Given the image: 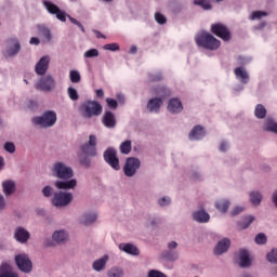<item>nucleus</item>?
<instances>
[{
	"label": "nucleus",
	"instance_id": "a878e982",
	"mask_svg": "<svg viewBox=\"0 0 277 277\" xmlns=\"http://www.w3.org/2000/svg\"><path fill=\"white\" fill-rule=\"evenodd\" d=\"M0 277H18V275L12 272L10 264L2 263L0 266Z\"/></svg>",
	"mask_w": 277,
	"mask_h": 277
},
{
	"label": "nucleus",
	"instance_id": "423d86ee",
	"mask_svg": "<svg viewBox=\"0 0 277 277\" xmlns=\"http://www.w3.org/2000/svg\"><path fill=\"white\" fill-rule=\"evenodd\" d=\"M104 161H106L113 170H120V159L118 158V151H116V149L108 147L104 151Z\"/></svg>",
	"mask_w": 277,
	"mask_h": 277
},
{
	"label": "nucleus",
	"instance_id": "dca6fc26",
	"mask_svg": "<svg viewBox=\"0 0 277 277\" xmlns=\"http://www.w3.org/2000/svg\"><path fill=\"white\" fill-rule=\"evenodd\" d=\"M102 122L106 129H114L116 127V115L109 110L105 111Z\"/></svg>",
	"mask_w": 277,
	"mask_h": 277
},
{
	"label": "nucleus",
	"instance_id": "f03ea898",
	"mask_svg": "<svg viewBox=\"0 0 277 277\" xmlns=\"http://www.w3.org/2000/svg\"><path fill=\"white\" fill-rule=\"evenodd\" d=\"M79 111L82 118L90 120V118H97L103 114V105L96 101L87 100L80 105Z\"/></svg>",
	"mask_w": 277,
	"mask_h": 277
},
{
	"label": "nucleus",
	"instance_id": "13d9d810",
	"mask_svg": "<svg viewBox=\"0 0 277 277\" xmlns=\"http://www.w3.org/2000/svg\"><path fill=\"white\" fill-rule=\"evenodd\" d=\"M159 205L160 207H168V205H170V197H162L159 200Z\"/></svg>",
	"mask_w": 277,
	"mask_h": 277
},
{
	"label": "nucleus",
	"instance_id": "1a4fd4ad",
	"mask_svg": "<svg viewBox=\"0 0 277 277\" xmlns=\"http://www.w3.org/2000/svg\"><path fill=\"white\" fill-rule=\"evenodd\" d=\"M15 263L21 269V272H24L25 274H29L31 269H34V264L31 263V260L29 259V255L22 253L15 256Z\"/></svg>",
	"mask_w": 277,
	"mask_h": 277
},
{
	"label": "nucleus",
	"instance_id": "e433bc0d",
	"mask_svg": "<svg viewBox=\"0 0 277 277\" xmlns=\"http://www.w3.org/2000/svg\"><path fill=\"white\" fill-rule=\"evenodd\" d=\"M162 256L166 259V261H176L179 259V252L177 251H164L162 253Z\"/></svg>",
	"mask_w": 277,
	"mask_h": 277
},
{
	"label": "nucleus",
	"instance_id": "aec40b11",
	"mask_svg": "<svg viewBox=\"0 0 277 277\" xmlns=\"http://www.w3.org/2000/svg\"><path fill=\"white\" fill-rule=\"evenodd\" d=\"M234 75L236 76V79L241 81V83H248V81H250V75H248V71L243 67L235 68Z\"/></svg>",
	"mask_w": 277,
	"mask_h": 277
},
{
	"label": "nucleus",
	"instance_id": "e2e57ef3",
	"mask_svg": "<svg viewBox=\"0 0 277 277\" xmlns=\"http://www.w3.org/2000/svg\"><path fill=\"white\" fill-rule=\"evenodd\" d=\"M3 209H5V198L0 195V211H3Z\"/></svg>",
	"mask_w": 277,
	"mask_h": 277
},
{
	"label": "nucleus",
	"instance_id": "39448f33",
	"mask_svg": "<svg viewBox=\"0 0 277 277\" xmlns=\"http://www.w3.org/2000/svg\"><path fill=\"white\" fill-rule=\"evenodd\" d=\"M52 172L56 179H61L62 181H70L75 176L72 168L66 166L64 162H55Z\"/></svg>",
	"mask_w": 277,
	"mask_h": 277
},
{
	"label": "nucleus",
	"instance_id": "6e6d98bb",
	"mask_svg": "<svg viewBox=\"0 0 277 277\" xmlns=\"http://www.w3.org/2000/svg\"><path fill=\"white\" fill-rule=\"evenodd\" d=\"M70 23H72L74 25H77L79 27V29H81V31H85V28L83 27V24H81L79 21L75 19L74 17H70Z\"/></svg>",
	"mask_w": 277,
	"mask_h": 277
},
{
	"label": "nucleus",
	"instance_id": "37998d69",
	"mask_svg": "<svg viewBox=\"0 0 277 277\" xmlns=\"http://www.w3.org/2000/svg\"><path fill=\"white\" fill-rule=\"evenodd\" d=\"M83 57H85L87 60H90L92 57H98V50L90 49L87 52H84Z\"/></svg>",
	"mask_w": 277,
	"mask_h": 277
},
{
	"label": "nucleus",
	"instance_id": "de8ad7c7",
	"mask_svg": "<svg viewBox=\"0 0 277 277\" xmlns=\"http://www.w3.org/2000/svg\"><path fill=\"white\" fill-rule=\"evenodd\" d=\"M104 51H120V44L107 43L103 47Z\"/></svg>",
	"mask_w": 277,
	"mask_h": 277
},
{
	"label": "nucleus",
	"instance_id": "cd10ccee",
	"mask_svg": "<svg viewBox=\"0 0 277 277\" xmlns=\"http://www.w3.org/2000/svg\"><path fill=\"white\" fill-rule=\"evenodd\" d=\"M228 207H230V201L226 199H222L215 202V208L217 211H221V213H226V211H228Z\"/></svg>",
	"mask_w": 277,
	"mask_h": 277
},
{
	"label": "nucleus",
	"instance_id": "79ce46f5",
	"mask_svg": "<svg viewBox=\"0 0 277 277\" xmlns=\"http://www.w3.org/2000/svg\"><path fill=\"white\" fill-rule=\"evenodd\" d=\"M195 5H199L202 8V10H211V3H209L207 0H195Z\"/></svg>",
	"mask_w": 277,
	"mask_h": 277
},
{
	"label": "nucleus",
	"instance_id": "0e129e2a",
	"mask_svg": "<svg viewBox=\"0 0 277 277\" xmlns=\"http://www.w3.org/2000/svg\"><path fill=\"white\" fill-rule=\"evenodd\" d=\"M29 43L38 47V44H40V39H38V37H32V38H30Z\"/></svg>",
	"mask_w": 277,
	"mask_h": 277
},
{
	"label": "nucleus",
	"instance_id": "6e6552de",
	"mask_svg": "<svg viewBox=\"0 0 277 277\" xmlns=\"http://www.w3.org/2000/svg\"><path fill=\"white\" fill-rule=\"evenodd\" d=\"M211 31L214 36H217V38H221V40H224V42H228L232 38L230 30H228V27L224 24H212L211 25Z\"/></svg>",
	"mask_w": 277,
	"mask_h": 277
},
{
	"label": "nucleus",
	"instance_id": "ea45409f",
	"mask_svg": "<svg viewBox=\"0 0 277 277\" xmlns=\"http://www.w3.org/2000/svg\"><path fill=\"white\" fill-rule=\"evenodd\" d=\"M265 131H271L272 133L277 134V123L272 120L266 121Z\"/></svg>",
	"mask_w": 277,
	"mask_h": 277
},
{
	"label": "nucleus",
	"instance_id": "8fccbe9b",
	"mask_svg": "<svg viewBox=\"0 0 277 277\" xmlns=\"http://www.w3.org/2000/svg\"><path fill=\"white\" fill-rule=\"evenodd\" d=\"M4 150H6V153H16V146L14 145V143L12 142H8L4 144Z\"/></svg>",
	"mask_w": 277,
	"mask_h": 277
},
{
	"label": "nucleus",
	"instance_id": "c9c22d12",
	"mask_svg": "<svg viewBox=\"0 0 277 277\" xmlns=\"http://www.w3.org/2000/svg\"><path fill=\"white\" fill-rule=\"evenodd\" d=\"M261 200H263L261 193L252 192L250 194V202H252V205H261Z\"/></svg>",
	"mask_w": 277,
	"mask_h": 277
},
{
	"label": "nucleus",
	"instance_id": "9d476101",
	"mask_svg": "<svg viewBox=\"0 0 277 277\" xmlns=\"http://www.w3.org/2000/svg\"><path fill=\"white\" fill-rule=\"evenodd\" d=\"M96 135H90L89 142L81 145L80 150L87 157H96Z\"/></svg>",
	"mask_w": 277,
	"mask_h": 277
},
{
	"label": "nucleus",
	"instance_id": "c756f323",
	"mask_svg": "<svg viewBox=\"0 0 277 277\" xmlns=\"http://www.w3.org/2000/svg\"><path fill=\"white\" fill-rule=\"evenodd\" d=\"M252 222H254V216H252V215L245 216L242 219V221H240L238 223V228L240 230H246V228H248V226H250V224H252Z\"/></svg>",
	"mask_w": 277,
	"mask_h": 277
},
{
	"label": "nucleus",
	"instance_id": "4be33fe9",
	"mask_svg": "<svg viewBox=\"0 0 277 277\" xmlns=\"http://www.w3.org/2000/svg\"><path fill=\"white\" fill-rule=\"evenodd\" d=\"M107 261H109V255H104L98 260H95L92 264L94 272H103L107 267Z\"/></svg>",
	"mask_w": 277,
	"mask_h": 277
},
{
	"label": "nucleus",
	"instance_id": "20e7f679",
	"mask_svg": "<svg viewBox=\"0 0 277 277\" xmlns=\"http://www.w3.org/2000/svg\"><path fill=\"white\" fill-rule=\"evenodd\" d=\"M32 122L42 129H49V127H53L57 122V114L53 110H48L41 117H34Z\"/></svg>",
	"mask_w": 277,
	"mask_h": 277
},
{
	"label": "nucleus",
	"instance_id": "9b49d317",
	"mask_svg": "<svg viewBox=\"0 0 277 277\" xmlns=\"http://www.w3.org/2000/svg\"><path fill=\"white\" fill-rule=\"evenodd\" d=\"M35 88L41 92H51V90H55V80L52 76H44L36 83Z\"/></svg>",
	"mask_w": 277,
	"mask_h": 277
},
{
	"label": "nucleus",
	"instance_id": "603ef678",
	"mask_svg": "<svg viewBox=\"0 0 277 277\" xmlns=\"http://www.w3.org/2000/svg\"><path fill=\"white\" fill-rule=\"evenodd\" d=\"M42 194L45 198H51V196H53V188L51 186H45L42 189Z\"/></svg>",
	"mask_w": 277,
	"mask_h": 277
},
{
	"label": "nucleus",
	"instance_id": "412c9836",
	"mask_svg": "<svg viewBox=\"0 0 277 277\" xmlns=\"http://www.w3.org/2000/svg\"><path fill=\"white\" fill-rule=\"evenodd\" d=\"M207 133L205 132V128L201 126H195L190 131L188 137L189 140H202Z\"/></svg>",
	"mask_w": 277,
	"mask_h": 277
},
{
	"label": "nucleus",
	"instance_id": "bf43d9fd",
	"mask_svg": "<svg viewBox=\"0 0 277 277\" xmlns=\"http://www.w3.org/2000/svg\"><path fill=\"white\" fill-rule=\"evenodd\" d=\"M177 248H179V243L176 241H171V242L168 243V249L170 251L176 250Z\"/></svg>",
	"mask_w": 277,
	"mask_h": 277
},
{
	"label": "nucleus",
	"instance_id": "864d4df0",
	"mask_svg": "<svg viewBox=\"0 0 277 277\" xmlns=\"http://www.w3.org/2000/svg\"><path fill=\"white\" fill-rule=\"evenodd\" d=\"M148 277H168V276H166V274H163L159 271L151 269L148 273Z\"/></svg>",
	"mask_w": 277,
	"mask_h": 277
},
{
	"label": "nucleus",
	"instance_id": "6ab92c4d",
	"mask_svg": "<svg viewBox=\"0 0 277 277\" xmlns=\"http://www.w3.org/2000/svg\"><path fill=\"white\" fill-rule=\"evenodd\" d=\"M239 266L240 267H250L252 265V261L250 260V253L248 250L242 249L239 251Z\"/></svg>",
	"mask_w": 277,
	"mask_h": 277
},
{
	"label": "nucleus",
	"instance_id": "7ed1b4c3",
	"mask_svg": "<svg viewBox=\"0 0 277 277\" xmlns=\"http://www.w3.org/2000/svg\"><path fill=\"white\" fill-rule=\"evenodd\" d=\"M156 94H159V96L161 97H154L148 101L147 109L148 111H150V114H159L161 105H163V98L170 96V89L161 87L159 90L156 91Z\"/></svg>",
	"mask_w": 277,
	"mask_h": 277
},
{
	"label": "nucleus",
	"instance_id": "a19ab883",
	"mask_svg": "<svg viewBox=\"0 0 277 277\" xmlns=\"http://www.w3.org/2000/svg\"><path fill=\"white\" fill-rule=\"evenodd\" d=\"M67 93L71 101H79V93L77 92V90L75 88L69 87L67 89Z\"/></svg>",
	"mask_w": 277,
	"mask_h": 277
},
{
	"label": "nucleus",
	"instance_id": "4d7b16f0",
	"mask_svg": "<svg viewBox=\"0 0 277 277\" xmlns=\"http://www.w3.org/2000/svg\"><path fill=\"white\" fill-rule=\"evenodd\" d=\"M243 212V207H236L230 211V215L235 216V215H239V213Z\"/></svg>",
	"mask_w": 277,
	"mask_h": 277
},
{
	"label": "nucleus",
	"instance_id": "a211bd4d",
	"mask_svg": "<svg viewBox=\"0 0 277 277\" xmlns=\"http://www.w3.org/2000/svg\"><path fill=\"white\" fill-rule=\"evenodd\" d=\"M168 109L171 114H181L183 111V103L179 98H171L168 104Z\"/></svg>",
	"mask_w": 277,
	"mask_h": 277
},
{
	"label": "nucleus",
	"instance_id": "393cba45",
	"mask_svg": "<svg viewBox=\"0 0 277 277\" xmlns=\"http://www.w3.org/2000/svg\"><path fill=\"white\" fill-rule=\"evenodd\" d=\"M119 248L127 254H132L133 256H137L140 254V249L131 243H121L119 245Z\"/></svg>",
	"mask_w": 277,
	"mask_h": 277
},
{
	"label": "nucleus",
	"instance_id": "f257e3e1",
	"mask_svg": "<svg viewBox=\"0 0 277 277\" xmlns=\"http://www.w3.org/2000/svg\"><path fill=\"white\" fill-rule=\"evenodd\" d=\"M197 47L206 49L207 51H217L222 47V41L215 38L211 32L201 31L195 36Z\"/></svg>",
	"mask_w": 277,
	"mask_h": 277
},
{
	"label": "nucleus",
	"instance_id": "052dcab7",
	"mask_svg": "<svg viewBox=\"0 0 277 277\" xmlns=\"http://www.w3.org/2000/svg\"><path fill=\"white\" fill-rule=\"evenodd\" d=\"M81 166H84V168H90V159L89 158H82L80 159Z\"/></svg>",
	"mask_w": 277,
	"mask_h": 277
},
{
	"label": "nucleus",
	"instance_id": "774afa93",
	"mask_svg": "<svg viewBox=\"0 0 277 277\" xmlns=\"http://www.w3.org/2000/svg\"><path fill=\"white\" fill-rule=\"evenodd\" d=\"M95 94L97 98H103V96H105V92L103 91V89L96 90Z\"/></svg>",
	"mask_w": 277,
	"mask_h": 277
},
{
	"label": "nucleus",
	"instance_id": "ddd939ff",
	"mask_svg": "<svg viewBox=\"0 0 277 277\" xmlns=\"http://www.w3.org/2000/svg\"><path fill=\"white\" fill-rule=\"evenodd\" d=\"M49 64H51V57L43 56L39 60V62L36 64L35 70L38 75H47V71L49 70Z\"/></svg>",
	"mask_w": 277,
	"mask_h": 277
},
{
	"label": "nucleus",
	"instance_id": "58836bf2",
	"mask_svg": "<svg viewBox=\"0 0 277 277\" xmlns=\"http://www.w3.org/2000/svg\"><path fill=\"white\" fill-rule=\"evenodd\" d=\"M69 79L71 83H80L81 82V74L77 70H70L69 72Z\"/></svg>",
	"mask_w": 277,
	"mask_h": 277
},
{
	"label": "nucleus",
	"instance_id": "a18cd8bd",
	"mask_svg": "<svg viewBox=\"0 0 277 277\" xmlns=\"http://www.w3.org/2000/svg\"><path fill=\"white\" fill-rule=\"evenodd\" d=\"M155 21L158 23V25H166V23H168V18H166V15L161 13L155 14Z\"/></svg>",
	"mask_w": 277,
	"mask_h": 277
},
{
	"label": "nucleus",
	"instance_id": "4c0bfd02",
	"mask_svg": "<svg viewBox=\"0 0 277 277\" xmlns=\"http://www.w3.org/2000/svg\"><path fill=\"white\" fill-rule=\"evenodd\" d=\"M108 277H123L124 272H122V268L113 267L107 273Z\"/></svg>",
	"mask_w": 277,
	"mask_h": 277
},
{
	"label": "nucleus",
	"instance_id": "09e8293b",
	"mask_svg": "<svg viewBox=\"0 0 277 277\" xmlns=\"http://www.w3.org/2000/svg\"><path fill=\"white\" fill-rule=\"evenodd\" d=\"M263 16H267V12H265V11H254L251 15V21H256V18H263Z\"/></svg>",
	"mask_w": 277,
	"mask_h": 277
},
{
	"label": "nucleus",
	"instance_id": "69168bd1",
	"mask_svg": "<svg viewBox=\"0 0 277 277\" xmlns=\"http://www.w3.org/2000/svg\"><path fill=\"white\" fill-rule=\"evenodd\" d=\"M227 148H228V144H226V142H222L220 145L221 153H226Z\"/></svg>",
	"mask_w": 277,
	"mask_h": 277
},
{
	"label": "nucleus",
	"instance_id": "f3484780",
	"mask_svg": "<svg viewBox=\"0 0 277 277\" xmlns=\"http://www.w3.org/2000/svg\"><path fill=\"white\" fill-rule=\"evenodd\" d=\"M54 185L56 189H75L77 187V180L56 181Z\"/></svg>",
	"mask_w": 277,
	"mask_h": 277
},
{
	"label": "nucleus",
	"instance_id": "f704fd0d",
	"mask_svg": "<svg viewBox=\"0 0 277 277\" xmlns=\"http://www.w3.org/2000/svg\"><path fill=\"white\" fill-rule=\"evenodd\" d=\"M39 34L40 36H43L44 42H49L53 38V36L51 35V30L47 27H40Z\"/></svg>",
	"mask_w": 277,
	"mask_h": 277
},
{
	"label": "nucleus",
	"instance_id": "3c124183",
	"mask_svg": "<svg viewBox=\"0 0 277 277\" xmlns=\"http://www.w3.org/2000/svg\"><path fill=\"white\" fill-rule=\"evenodd\" d=\"M106 103L110 109H117L118 107V102L111 97H107Z\"/></svg>",
	"mask_w": 277,
	"mask_h": 277
},
{
	"label": "nucleus",
	"instance_id": "4468645a",
	"mask_svg": "<svg viewBox=\"0 0 277 277\" xmlns=\"http://www.w3.org/2000/svg\"><path fill=\"white\" fill-rule=\"evenodd\" d=\"M29 237H31V234H29L25 227H17L14 232V239H16L18 243H27Z\"/></svg>",
	"mask_w": 277,
	"mask_h": 277
},
{
	"label": "nucleus",
	"instance_id": "680f3d73",
	"mask_svg": "<svg viewBox=\"0 0 277 277\" xmlns=\"http://www.w3.org/2000/svg\"><path fill=\"white\" fill-rule=\"evenodd\" d=\"M162 79H163V75L161 74H156L150 78L151 81H161Z\"/></svg>",
	"mask_w": 277,
	"mask_h": 277
},
{
	"label": "nucleus",
	"instance_id": "473e14b6",
	"mask_svg": "<svg viewBox=\"0 0 277 277\" xmlns=\"http://www.w3.org/2000/svg\"><path fill=\"white\" fill-rule=\"evenodd\" d=\"M131 148H132V146H131V141H129V140L122 142V143L120 144V147H119L120 153H121L122 155H129V153H131Z\"/></svg>",
	"mask_w": 277,
	"mask_h": 277
},
{
	"label": "nucleus",
	"instance_id": "49530a36",
	"mask_svg": "<svg viewBox=\"0 0 277 277\" xmlns=\"http://www.w3.org/2000/svg\"><path fill=\"white\" fill-rule=\"evenodd\" d=\"M266 259L269 263H277V250L273 249L269 253H267Z\"/></svg>",
	"mask_w": 277,
	"mask_h": 277
},
{
	"label": "nucleus",
	"instance_id": "0eeeda50",
	"mask_svg": "<svg viewBox=\"0 0 277 277\" xmlns=\"http://www.w3.org/2000/svg\"><path fill=\"white\" fill-rule=\"evenodd\" d=\"M72 202V195L70 193L57 192L54 193L52 205L54 207H68Z\"/></svg>",
	"mask_w": 277,
	"mask_h": 277
},
{
	"label": "nucleus",
	"instance_id": "f8f14e48",
	"mask_svg": "<svg viewBox=\"0 0 277 277\" xmlns=\"http://www.w3.org/2000/svg\"><path fill=\"white\" fill-rule=\"evenodd\" d=\"M140 159L137 158H128L123 167V172L126 176H133L137 170H140Z\"/></svg>",
	"mask_w": 277,
	"mask_h": 277
},
{
	"label": "nucleus",
	"instance_id": "5fc2aeb1",
	"mask_svg": "<svg viewBox=\"0 0 277 277\" xmlns=\"http://www.w3.org/2000/svg\"><path fill=\"white\" fill-rule=\"evenodd\" d=\"M55 15L61 23H66V12L60 10Z\"/></svg>",
	"mask_w": 277,
	"mask_h": 277
},
{
	"label": "nucleus",
	"instance_id": "5701e85b",
	"mask_svg": "<svg viewBox=\"0 0 277 277\" xmlns=\"http://www.w3.org/2000/svg\"><path fill=\"white\" fill-rule=\"evenodd\" d=\"M193 217L195 222H199L200 224H207L211 220V216L205 210L194 212Z\"/></svg>",
	"mask_w": 277,
	"mask_h": 277
},
{
	"label": "nucleus",
	"instance_id": "2f4dec72",
	"mask_svg": "<svg viewBox=\"0 0 277 277\" xmlns=\"http://www.w3.org/2000/svg\"><path fill=\"white\" fill-rule=\"evenodd\" d=\"M21 51V43L15 42L13 48L6 50L5 55L6 57H14Z\"/></svg>",
	"mask_w": 277,
	"mask_h": 277
},
{
	"label": "nucleus",
	"instance_id": "c03bdc74",
	"mask_svg": "<svg viewBox=\"0 0 277 277\" xmlns=\"http://www.w3.org/2000/svg\"><path fill=\"white\" fill-rule=\"evenodd\" d=\"M255 243H258L259 246L267 243V236H265V234L263 233L258 234L255 237Z\"/></svg>",
	"mask_w": 277,
	"mask_h": 277
},
{
	"label": "nucleus",
	"instance_id": "bb28decb",
	"mask_svg": "<svg viewBox=\"0 0 277 277\" xmlns=\"http://www.w3.org/2000/svg\"><path fill=\"white\" fill-rule=\"evenodd\" d=\"M52 237L56 243H64L68 239V234L65 230H58L54 232Z\"/></svg>",
	"mask_w": 277,
	"mask_h": 277
},
{
	"label": "nucleus",
	"instance_id": "72a5a7b5",
	"mask_svg": "<svg viewBox=\"0 0 277 277\" xmlns=\"http://www.w3.org/2000/svg\"><path fill=\"white\" fill-rule=\"evenodd\" d=\"M43 5L47 8L50 14H56L61 10L57 5L53 4V2L51 1H44Z\"/></svg>",
	"mask_w": 277,
	"mask_h": 277
},
{
	"label": "nucleus",
	"instance_id": "2eb2a0df",
	"mask_svg": "<svg viewBox=\"0 0 277 277\" xmlns=\"http://www.w3.org/2000/svg\"><path fill=\"white\" fill-rule=\"evenodd\" d=\"M230 248V240L228 238H224L220 240L214 248V254L216 256H220L224 254V252H228V249Z\"/></svg>",
	"mask_w": 277,
	"mask_h": 277
},
{
	"label": "nucleus",
	"instance_id": "c85d7f7f",
	"mask_svg": "<svg viewBox=\"0 0 277 277\" xmlns=\"http://www.w3.org/2000/svg\"><path fill=\"white\" fill-rule=\"evenodd\" d=\"M98 216L96 215V213H87L82 215V224H84V226H90V224H94V222H96V219Z\"/></svg>",
	"mask_w": 277,
	"mask_h": 277
},
{
	"label": "nucleus",
	"instance_id": "b1692460",
	"mask_svg": "<svg viewBox=\"0 0 277 277\" xmlns=\"http://www.w3.org/2000/svg\"><path fill=\"white\" fill-rule=\"evenodd\" d=\"M2 189L5 196H12V194L16 190V184L12 180H6L2 182Z\"/></svg>",
	"mask_w": 277,
	"mask_h": 277
},
{
	"label": "nucleus",
	"instance_id": "7c9ffc66",
	"mask_svg": "<svg viewBox=\"0 0 277 277\" xmlns=\"http://www.w3.org/2000/svg\"><path fill=\"white\" fill-rule=\"evenodd\" d=\"M254 114L255 117H258L260 120H263V118L267 116V109H265V106H263L262 104H258L255 106Z\"/></svg>",
	"mask_w": 277,
	"mask_h": 277
},
{
	"label": "nucleus",
	"instance_id": "338daca9",
	"mask_svg": "<svg viewBox=\"0 0 277 277\" xmlns=\"http://www.w3.org/2000/svg\"><path fill=\"white\" fill-rule=\"evenodd\" d=\"M29 109H37L38 108V102L36 101H30L29 105H28Z\"/></svg>",
	"mask_w": 277,
	"mask_h": 277
}]
</instances>
